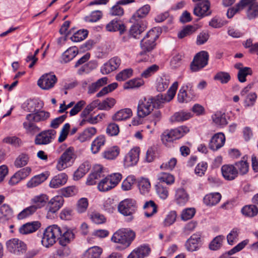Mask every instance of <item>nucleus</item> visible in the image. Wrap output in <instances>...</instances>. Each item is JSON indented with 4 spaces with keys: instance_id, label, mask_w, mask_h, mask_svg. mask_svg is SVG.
Here are the masks:
<instances>
[{
    "instance_id": "f257e3e1",
    "label": "nucleus",
    "mask_w": 258,
    "mask_h": 258,
    "mask_svg": "<svg viewBox=\"0 0 258 258\" xmlns=\"http://www.w3.org/2000/svg\"><path fill=\"white\" fill-rule=\"evenodd\" d=\"M74 238L75 233L72 229L54 224L45 229L41 243L44 246L48 248L53 245L57 240L61 247L57 249L56 254L59 256H65L70 253V248L67 245Z\"/></svg>"
},
{
    "instance_id": "f03ea898",
    "label": "nucleus",
    "mask_w": 258,
    "mask_h": 258,
    "mask_svg": "<svg viewBox=\"0 0 258 258\" xmlns=\"http://www.w3.org/2000/svg\"><path fill=\"white\" fill-rule=\"evenodd\" d=\"M136 237L135 232L129 228H121L114 233L111 240L120 244L122 249L128 247Z\"/></svg>"
},
{
    "instance_id": "7ed1b4c3",
    "label": "nucleus",
    "mask_w": 258,
    "mask_h": 258,
    "mask_svg": "<svg viewBox=\"0 0 258 258\" xmlns=\"http://www.w3.org/2000/svg\"><path fill=\"white\" fill-rule=\"evenodd\" d=\"M189 131L186 126H180L177 128L165 131L161 136L162 143L166 146H169L174 141L184 136Z\"/></svg>"
},
{
    "instance_id": "20e7f679",
    "label": "nucleus",
    "mask_w": 258,
    "mask_h": 258,
    "mask_svg": "<svg viewBox=\"0 0 258 258\" xmlns=\"http://www.w3.org/2000/svg\"><path fill=\"white\" fill-rule=\"evenodd\" d=\"M76 157L74 148L72 147L68 148L58 159L56 168L58 171H62L71 166L74 162Z\"/></svg>"
},
{
    "instance_id": "39448f33",
    "label": "nucleus",
    "mask_w": 258,
    "mask_h": 258,
    "mask_svg": "<svg viewBox=\"0 0 258 258\" xmlns=\"http://www.w3.org/2000/svg\"><path fill=\"white\" fill-rule=\"evenodd\" d=\"M178 85V82H175L169 88L165 95L159 94L154 97L150 98L152 104L155 105V108L160 107L163 103L168 102L172 100L175 95Z\"/></svg>"
},
{
    "instance_id": "423d86ee",
    "label": "nucleus",
    "mask_w": 258,
    "mask_h": 258,
    "mask_svg": "<svg viewBox=\"0 0 258 258\" xmlns=\"http://www.w3.org/2000/svg\"><path fill=\"white\" fill-rule=\"evenodd\" d=\"M157 38V32L155 30L152 29L148 31L140 43L143 52L146 53L152 51L155 48V41Z\"/></svg>"
},
{
    "instance_id": "0eeeda50",
    "label": "nucleus",
    "mask_w": 258,
    "mask_h": 258,
    "mask_svg": "<svg viewBox=\"0 0 258 258\" xmlns=\"http://www.w3.org/2000/svg\"><path fill=\"white\" fill-rule=\"evenodd\" d=\"M242 169V160L236 162L234 165H224L221 167L223 177L227 180H232L238 175V170Z\"/></svg>"
},
{
    "instance_id": "6e6552de",
    "label": "nucleus",
    "mask_w": 258,
    "mask_h": 258,
    "mask_svg": "<svg viewBox=\"0 0 258 258\" xmlns=\"http://www.w3.org/2000/svg\"><path fill=\"white\" fill-rule=\"evenodd\" d=\"M137 210L136 202L132 199H126L120 202L118 206V210L122 215L130 216L132 219V215Z\"/></svg>"
},
{
    "instance_id": "1a4fd4ad",
    "label": "nucleus",
    "mask_w": 258,
    "mask_h": 258,
    "mask_svg": "<svg viewBox=\"0 0 258 258\" xmlns=\"http://www.w3.org/2000/svg\"><path fill=\"white\" fill-rule=\"evenodd\" d=\"M7 248L11 253L15 255H20L27 250L26 244L22 241L13 238L8 240L6 243Z\"/></svg>"
},
{
    "instance_id": "9d476101",
    "label": "nucleus",
    "mask_w": 258,
    "mask_h": 258,
    "mask_svg": "<svg viewBox=\"0 0 258 258\" xmlns=\"http://www.w3.org/2000/svg\"><path fill=\"white\" fill-rule=\"evenodd\" d=\"M63 202L64 200L62 196H55L51 199L48 202L46 208L47 218L52 219L54 218V215L62 207Z\"/></svg>"
},
{
    "instance_id": "9b49d317",
    "label": "nucleus",
    "mask_w": 258,
    "mask_h": 258,
    "mask_svg": "<svg viewBox=\"0 0 258 258\" xmlns=\"http://www.w3.org/2000/svg\"><path fill=\"white\" fill-rule=\"evenodd\" d=\"M209 59L208 53L206 51H202L195 56L190 64V69L193 72H197L204 68L207 64Z\"/></svg>"
},
{
    "instance_id": "f8f14e48",
    "label": "nucleus",
    "mask_w": 258,
    "mask_h": 258,
    "mask_svg": "<svg viewBox=\"0 0 258 258\" xmlns=\"http://www.w3.org/2000/svg\"><path fill=\"white\" fill-rule=\"evenodd\" d=\"M155 108V105L149 98H144L139 101L137 114L140 117H144L151 113Z\"/></svg>"
},
{
    "instance_id": "ddd939ff",
    "label": "nucleus",
    "mask_w": 258,
    "mask_h": 258,
    "mask_svg": "<svg viewBox=\"0 0 258 258\" xmlns=\"http://www.w3.org/2000/svg\"><path fill=\"white\" fill-rule=\"evenodd\" d=\"M56 131L53 130L44 131L38 134L35 139L36 145H47L50 143L54 139Z\"/></svg>"
},
{
    "instance_id": "4468645a",
    "label": "nucleus",
    "mask_w": 258,
    "mask_h": 258,
    "mask_svg": "<svg viewBox=\"0 0 258 258\" xmlns=\"http://www.w3.org/2000/svg\"><path fill=\"white\" fill-rule=\"evenodd\" d=\"M57 81L56 76L51 73L42 75L38 80V85L43 90H49L53 87Z\"/></svg>"
},
{
    "instance_id": "2eb2a0df",
    "label": "nucleus",
    "mask_w": 258,
    "mask_h": 258,
    "mask_svg": "<svg viewBox=\"0 0 258 258\" xmlns=\"http://www.w3.org/2000/svg\"><path fill=\"white\" fill-rule=\"evenodd\" d=\"M195 96L190 85L188 84L180 89L177 94V100L179 103H187L191 100Z\"/></svg>"
},
{
    "instance_id": "dca6fc26",
    "label": "nucleus",
    "mask_w": 258,
    "mask_h": 258,
    "mask_svg": "<svg viewBox=\"0 0 258 258\" xmlns=\"http://www.w3.org/2000/svg\"><path fill=\"white\" fill-rule=\"evenodd\" d=\"M194 2H200L195 7L194 10V14L198 17H203L211 14L208 12L210 9V3L209 0H192Z\"/></svg>"
},
{
    "instance_id": "f3484780",
    "label": "nucleus",
    "mask_w": 258,
    "mask_h": 258,
    "mask_svg": "<svg viewBox=\"0 0 258 258\" xmlns=\"http://www.w3.org/2000/svg\"><path fill=\"white\" fill-rule=\"evenodd\" d=\"M139 148L132 149L124 157V164L126 167H130L136 165L139 158Z\"/></svg>"
},
{
    "instance_id": "a211bd4d",
    "label": "nucleus",
    "mask_w": 258,
    "mask_h": 258,
    "mask_svg": "<svg viewBox=\"0 0 258 258\" xmlns=\"http://www.w3.org/2000/svg\"><path fill=\"white\" fill-rule=\"evenodd\" d=\"M201 234L198 232L192 235L185 243V246L188 251H195L199 249L201 241Z\"/></svg>"
},
{
    "instance_id": "6ab92c4d",
    "label": "nucleus",
    "mask_w": 258,
    "mask_h": 258,
    "mask_svg": "<svg viewBox=\"0 0 258 258\" xmlns=\"http://www.w3.org/2000/svg\"><path fill=\"white\" fill-rule=\"evenodd\" d=\"M120 64V59L117 57H114L109 59L101 68L103 74H108L116 70Z\"/></svg>"
},
{
    "instance_id": "aec40b11",
    "label": "nucleus",
    "mask_w": 258,
    "mask_h": 258,
    "mask_svg": "<svg viewBox=\"0 0 258 258\" xmlns=\"http://www.w3.org/2000/svg\"><path fill=\"white\" fill-rule=\"evenodd\" d=\"M225 142V137L222 133L216 134L211 139L209 147L213 151H216L223 147Z\"/></svg>"
},
{
    "instance_id": "412c9836",
    "label": "nucleus",
    "mask_w": 258,
    "mask_h": 258,
    "mask_svg": "<svg viewBox=\"0 0 258 258\" xmlns=\"http://www.w3.org/2000/svg\"><path fill=\"white\" fill-rule=\"evenodd\" d=\"M133 23L130 30V34L135 38H138L139 36L147 28V23L144 21H138Z\"/></svg>"
},
{
    "instance_id": "4be33fe9",
    "label": "nucleus",
    "mask_w": 258,
    "mask_h": 258,
    "mask_svg": "<svg viewBox=\"0 0 258 258\" xmlns=\"http://www.w3.org/2000/svg\"><path fill=\"white\" fill-rule=\"evenodd\" d=\"M68 180V175L64 173H59L54 176L49 183L51 188H57L64 185Z\"/></svg>"
},
{
    "instance_id": "5701e85b",
    "label": "nucleus",
    "mask_w": 258,
    "mask_h": 258,
    "mask_svg": "<svg viewBox=\"0 0 258 258\" xmlns=\"http://www.w3.org/2000/svg\"><path fill=\"white\" fill-rule=\"evenodd\" d=\"M189 199V195L183 188L180 187L176 190L175 201L177 205H184L188 201Z\"/></svg>"
},
{
    "instance_id": "b1692460",
    "label": "nucleus",
    "mask_w": 258,
    "mask_h": 258,
    "mask_svg": "<svg viewBox=\"0 0 258 258\" xmlns=\"http://www.w3.org/2000/svg\"><path fill=\"white\" fill-rule=\"evenodd\" d=\"M48 200V196L45 194H40L34 196L31 199V203L35 209H41L44 207Z\"/></svg>"
},
{
    "instance_id": "393cba45",
    "label": "nucleus",
    "mask_w": 258,
    "mask_h": 258,
    "mask_svg": "<svg viewBox=\"0 0 258 258\" xmlns=\"http://www.w3.org/2000/svg\"><path fill=\"white\" fill-rule=\"evenodd\" d=\"M97 134V129L94 127L85 128L79 134L78 140L81 143L90 140Z\"/></svg>"
},
{
    "instance_id": "a878e982",
    "label": "nucleus",
    "mask_w": 258,
    "mask_h": 258,
    "mask_svg": "<svg viewBox=\"0 0 258 258\" xmlns=\"http://www.w3.org/2000/svg\"><path fill=\"white\" fill-rule=\"evenodd\" d=\"M50 116L48 112L43 110L37 111L35 113H30L26 115V119L28 121L39 122L47 119Z\"/></svg>"
},
{
    "instance_id": "bb28decb",
    "label": "nucleus",
    "mask_w": 258,
    "mask_h": 258,
    "mask_svg": "<svg viewBox=\"0 0 258 258\" xmlns=\"http://www.w3.org/2000/svg\"><path fill=\"white\" fill-rule=\"evenodd\" d=\"M133 115L132 111L130 108H124L117 111L112 116L114 121H121L130 118Z\"/></svg>"
},
{
    "instance_id": "cd10ccee",
    "label": "nucleus",
    "mask_w": 258,
    "mask_h": 258,
    "mask_svg": "<svg viewBox=\"0 0 258 258\" xmlns=\"http://www.w3.org/2000/svg\"><path fill=\"white\" fill-rule=\"evenodd\" d=\"M40 226L38 221L27 223L20 227L19 232L22 234H27L36 231Z\"/></svg>"
},
{
    "instance_id": "c85d7f7f",
    "label": "nucleus",
    "mask_w": 258,
    "mask_h": 258,
    "mask_svg": "<svg viewBox=\"0 0 258 258\" xmlns=\"http://www.w3.org/2000/svg\"><path fill=\"white\" fill-rule=\"evenodd\" d=\"M150 11V6L149 5H144L143 7L139 9L132 16L131 18V22L135 23L137 21H141L140 20L145 17L149 11Z\"/></svg>"
},
{
    "instance_id": "c756f323",
    "label": "nucleus",
    "mask_w": 258,
    "mask_h": 258,
    "mask_svg": "<svg viewBox=\"0 0 258 258\" xmlns=\"http://www.w3.org/2000/svg\"><path fill=\"white\" fill-rule=\"evenodd\" d=\"M105 142L106 139L104 136L100 135L96 137L91 143L90 148L91 152L93 154L98 153Z\"/></svg>"
},
{
    "instance_id": "7c9ffc66",
    "label": "nucleus",
    "mask_w": 258,
    "mask_h": 258,
    "mask_svg": "<svg viewBox=\"0 0 258 258\" xmlns=\"http://www.w3.org/2000/svg\"><path fill=\"white\" fill-rule=\"evenodd\" d=\"M47 177L48 176L45 173H41L35 175L28 181L26 186L28 188L35 187L46 180Z\"/></svg>"
},
{
    "instance_id": "2f4dec72",
    "label": "nucleus",
    "mask_w": 258,
    "mask_h": 258,
    "mask_svg": "<svg viewBox=\"0 0 258 258\" xmlns=\"http://www.w3.org/2000/svg\"><path fill=\"white\" fill-rule=\"evenodd\" d=\"M13 216V210L7 204H3L0 207V222H4Z\"/></svg>"
},
{
    "instance_id": "473e14b6",
    "label": "nucleus",
    "mask_w": 258,
    "mask_h": 258,
    "mask_svg": "<svg viewBox=\"0 0 258 258\" xmlns=\"http://www.w3.org/2000/svg\"><path fill=\"white\" fill-rule=\"evenodd\" d=\"M212 118L213 121L217 126L223 127L228 124L225 113L221 111L216 112L212 116Z\"/></svg>"
},
{
    "instance_id": "72a5a7b5",
    "label": "nucleus",
    "mask_w": 258,
    "mask_h": 258,
    "mask_svg": "<svg viewBox=\"0 0 258 258\" xmlns=\"http://www.w3.org/2000/svg\"><path fill=\"white\" fill-rule=\"evenodd\" d=\"M106 29L109 32L119 31L120 34H122L125 30V26L117 20L114 19L106 25Z\"/></svg>"
},
{
    "instance_id": "f704fd0d",
    "label": "nucleus",
    "mask_w": 258,
    "mask_h": 258,
    "mask_svg": "<svg viewBox=\"0 0 258 258\" xmlns=\"http://www.w3.org/2000/svg\"><path fill=\"white\" fill-rule=\"evenodd\" d=\"M91 168V165L89 162H86L82 163L75 172L74 174V179L78 180L81 178L87 173Z\"/></svg>"
},
{
    "instance_id": "c9c22d12",
    "label": "nucleus",
    "mask_w": 258,
    "mask_h": 258,
    "mask_svg": "<svg viewBox=\"0 0 258 258\" xmlns=\"http://www.w3.org/2000/svg\"><path fill=\"white\" fill-rule=\"evenodd\" d=\"M221 198V196L219 193H211L205 196L204 202L207 206H214L219 202Z\"/></svg>"
},
{
    "instance_id": "e433bc0d",
    "label": "nucleus",
    "mask_w": 258,
    "mask_h": 258,
    "mask_svg": "<svg viewBox=\"0 0 258 258\" xmlns=\"http://www.w3.org/2000/svg\"><path fill=\"white\" fill-rule=\"evenodd\" d=\"M257 95L254 92H250L247 94L243 95V104L245 108L251 107L254 104Z\"/></svg>"
},
{
    "instance_id": "4c0bfd02",
    "label": "nucleus",
    "mask_w": 258,
    "mask_h": 258,
    "mask_svg": "<svg viewBox=\"0 0 258 258\" xmlns=\"http://www.w3.org/2000/svg\"><path fill=\"white\" fill-rule=\"evenodd\" d=\"M244 10L246 17L248 20L254 19L258 17V2L247 7Z\"/></svg>"
},
{
    "instance_id": "58836bf2",
    "label": "nucleus",
    "mask_w": 258,
    "mask_h": 258,
    "mask_svg": "<svg viewBox=\"0 0 258 258\" xmlns=\"http://www.w3.org/2000/svg\"><path fill=\"white\" fill-rule=\"evenodd\" d=\"M120 150L118 147L114 146L104 151L102 154V157L107 160L115 159L119 155Z\"/></svg>"
},
{
    "instance_id": "ea45409f",
    "label": "nucleus",
    "mask_w": 258,
    "mask_h": 258,
    "mask_svg": "<svg viewBox=\"0 0 258 258\" xmlns=\"http://www.w3.org/2000/svg\"><path fill=\"white\" fill-rule=\"evenodd\" d=\"M170 83V79L168 76H162L158 78L156 82V88L158 92L164 91Z\"/></svg>"
},
{
    "instance_id": "a19ab883",
    "label": "nucleus",
    "mask_w": 258,
    "mask_h": 258,
    "mask_svg": "<svg viewBox=\"0 0 258 258\" xmlns=\"http://www.w3.org/2000/svg\"><path fill=\"white\" fill-rule=\"evenodd\" d=\"M144 209L145 210V215L148 218L152 216L157 211V206L153 201L147 202L144 206Z\"/></svg>"
},
{
    "instance_id": "79ce46f5",
    "label": "nucleus",
    "mask_w": 258,
    "mask_h": 258,
    "mask_svg": "<svg viewBox=\"0 0 258 258\" xmlns=\"http://www.w3.org/2000/svg\"><path fill=\"white\" fill-rule=\"evenodd\" d=\"M192 115L190 112H186L183 111L176 112L170 118L172 122L183 121L189 119Z\"/></svg>"
},
{
    "instance_id": "37998d69",
    "label": "nucleus",
    "mask_w": 258,
    "mask_h": 258,
    "mask_svg": "<svg viewBox=\"0 0 258 258\" xmlns=\"http://www.w3.org/2000/svg\"><path fill=\"white\" fill-rule=\"evenodd\" d=\"M143 80L140 78L133 79L125 82L123 85L124 89H130L139 88L144 84Z\"/></svg>"
},
{
    "instance_id": "c03bdc74",
    "label": "nucleus",
    "mask_w": 258,
    "mask_h": 258,
    "mask_svg": "<svg viewBox=\"0 0 258 258\" xmlns=\"http://www.w3.org/2000/svg\"><path fill=\"white\" fill-rule=\"evenodd\" d=\"M138 186L142 194H145L149 192L151 188V184L149 180L145 178H142L139 180Z\"/></svg>"
},
{
    "instance_id": "a18cd8bd",
    "label": "nucleus",
    "mask_w": 258,
    "mask_h": 258,
    "mask_svg": "<svg viewBox=\"0 0 258 258\" xmlns=\"http://www.w3.org/2000/svg\"><path fill=\"white\" fill-rule=\"evenodd\" d=\"M102 249L98 246H93L89 248L85 253V258H100Z\"/></svg>"
},
{
    "instance_id": "49530a36",
    "label": "nucleus",
    "mask_w": 258,
    "mask_h": 258,
    "mask_svg": "<svg viewBox=\"0 0 258 258\" xmlns=\"http://www.w3.org/2000/svg\"><path fill=\"white\" fill-rule=\"evenodd\" d=\"M29 155L26 153L20 154L15 161V166L17 168H21L26 165L29 161Z\"/></svg>"
},
{
    "instance_id": "de8ad7c7",
    "label": "nucleus",
    "mask_w": 258,
    "mask_h": 258,
    "mask_svg": "<svg viewBox=\"0 0 258 258\" xmlns=\"http://www.w3.org/2000/svg\"><path fill=\"white\" fill-rule=\"evenodd\" d=\"M115 100L113 98H108L101 102L99 101L98 109L109 110L115 104Z\"/></svg>"
},
{
    "instance_id": "09e8293b",
    "label": "nucleus",
    "mask_w": 258,
    "mask_h": 258,
    "mask_svg": "<svg viewBox=\"0 0 258 258\" xmlns=\"http://www.w3.org/2000/svg\"><path fill=\"white\" fill-rule=\"evenodd\" d=\"M77 53L78 50L76 47H70L62 54V59L64 62H67L73 59Z\"/></svg>"
},
{
    "instance_id": "8fccbe9b",
    "label": "nucleus",
    "mask_w": 258,
    "mask_h": 258,
    "mask_svg": "<svg viewBox=\"0 0 258 258\" xmlns=\"http://www.w3.org/2000/svg\"><path fill=\"white\" fill-rule=\"evenodd\" d=\"M158 180L160 182H165L167 184H171L174 182V176L167 172H161L157 176Z\"/></svg>"
},
{
    "instance_id": "3c124183",
    "label": "nucleus",
    "mask_w": 258,
    "mask_h": 258,
    "mask_svg": "<svg viewBox=\"0 0 258 258\" xmlns=\"http://www.w3.org/2000/svg\"><path fill=\"white\" fill-rule=\"evenodd\" d=\"M177 217L176 212L174 211L169 212L166 216L163 222V225L165 227L172 225L176 221Z\"/></svg>"
},
{
    "instance_id": "603ef678",
    "label": "nucleus",
    "mask_w": 258,
    "mask_h": 258,
    "mask_svg": "<svg viewBox=\"0 0 258 258\" xmlns=\"http://www.w3.org/2000/svg\"><path fill=\"white\" fill-rule=\"evenodd\" d=\"M78 191L77 187L75 186H69L60 189V194L65 197H70L76 195Z\"/></svg>"
},
{
    "instance_id": "864d4df0",
    "label": "nucleus",
    "mask_w": 258,
    "mask_h": 258,
    "mask_svg": "<svg viewBox=\"0 0 258 258\" xmlns=\"http://www.w3.org/2000/svg\"><path fill=\"white\" fill-rule=\"evenodd\" d=\"M224 238V236L222 235H219L215 237L210 243L209 248L212 250H217L219 249L222 245Z\"/></svg>"
},
{
    "instance_id": "5fc2aeb1",
    "label": "nucleus",
    "mask_w": 258,
    "mask_h": 258,
    "mask_svg": "<svg viewBox=\"0 0 258 258\" xmlns=\"http://www.w3.org/2000/svg\"><path fill=\"white\" fill-rule=\"evenodd\" d=\"M156 192L160 199L165 200L169 195L168 187L159 183L156 186Z\"/></svg>"
},
{
    "instance_id": "6e6d98bb",
    "label": "nucleus",
    "mask_w": 258,
    "mask_h": 258,
    "mask_svg": "<svg viewBox=\"0 0 258 258\" xmlns=\"http://www.w3.org/2000/svg\"><path fill=\"white\" fill-rule=\"evenodd\" d=\"M103 16L102 11L96 10L92 12L89 16H86L85 21L89 22H96L99 21Z\"/></svg>"
},
{
    "instance_id": "4d7b16f0",
    "label": "nucleus",
    "mask_w": 258,
    "mask_h": 258,
    "mask_svg": "<svg viewBox=\"0 0 258 258\" xmlns=\"http://www.w3.org/2000/svg\"><path fill=\"white\" fill-rule=\"evenodd\" d=\"M242 10V0H240L234 7L229 8L226 15L229 19L232 18L235 14L239 13Z\"/></svg>"
},
{
    "instance_id": "13d9d810",
    "label": "nucleus",
    "mask_w": 258,
    "mask_h": 258,
    "mask_svg": "<svg viewBox=\"0 0 258 258\" xmlns=\"http://www.w3.org/2000/svg\"><path fill=\"white\" fill-rule=\"evenodd\" d=\"M88 36V31L86 30H80L75 33L71 37L74 42H80L85 39Z\"/></svg>"
},
{
    "instance_id": "bf43d9fd",
    "label": "nucleus",
    "mask_w": 258,
    "mask_h": 258,
    "mask_svg": "<svg viewBox=\"0 0 258 258\" xmlns=\"http://www.w3.org/2000/svg\"><path fill=\"white\" fill-rule=\"evenodd\" d=\"M257 213L258 209L255 205L245 206L243 207V214L247 217H253Z\"/></svg>"
},
{
    "instance_id": "052dcab7",
    "label": "nucleus",
    "mask_w": 258,
    "mask_h": 258,
    "mask_svg": "<svg viewBox=\"0 0 258 258\" xmlns=\"http://www.w3.org/2000/svg\"><path fill=\"white\" fill-rule=\"evenodd\" d=\"M37 210L35 208L31 205L25 209H24L22 211H21L18 215V218L19 219H23L29 216L33 215L34 213L36 212Z\"/></svg>"
},
{
    "instance_id": "680f3d73",
    "label": "nucleus",
    "mask_w": 258,
    "mask_h": 258,
    "mask_svg": "<svg viewBox=\"0 0 258 258\" xmlns=\"http://www.w3.org/2000/svg\"><path fill=\"white\" fill-rule=\"evenodd\" d=\"M110 181L107 177L102 179L98 185V188L101 191H106L113 188Z\"/></svg>"
},
{
    "instance_id": "e2e57ef3",
    "label": "nucleus",
    "mask_w": 258,
    "mask_h": 258,
    "mask_svg": "<svg viewBox=\"0 0 258 258\" xmlns=\"http://www.w3.org/2000/svg\"><path fill=\"white\" fill-rule=\"evenodd\" d=\"M240 231L236 228H234L227 236V240L229 244L233 245L238 240V234Z\"/></svg>"
},
{
    "instance_id": "0e129e2a",
    "label": "nucleus",
    "mask_w": 258,
    "mask_h": 258,
    "mask_svg": "<svg viewBox=\"0 0 258 258\" xmlns=\"http://www.w3.org/2000/svg\"><path fill=\"white\" fill-rule=\"evenodd\" d=\"M230 79L229 74L225 72H219L214 77V80L219 81L222 84L227 83Z\"/></svg>"
},
{
    "instance_id": "69168bd1",
    "label": "nucleus",
    "mask_w": 258,
    "mask_h": 258,
    "mask_svg": "<svg viewBox=\"0 0 258 258\" xmlns=\"http://www.w3.org/2000/svg\"><path fill=\"white\" fill-rule=\"evenodd\" d=\"M3 142L11 144L15 147H19L22 145L21 139L15 136L6 137L3 139Z\"/></svg>"
},
{
    "instance_id": "338daca9",
    "label": "nucleus",
    "mask_w": 258,
    "mask_h": 258,
    "mask_svg": "<svg viewBox=\"0 0 258 258\" xmlns=\"http://www.w3.org/2000/svg\"><path fill=\"white\" fill-rule=\"evenodd\" d=\"M135 180L136 179L135 176H128L123 181L121 185L122 189L125 191L131 189Z\"/></svg>"
},
{
    "instance_id": "774afa93",
    "label": "nucleus",
    "mask_w": 258,
    "mask_h": 258,
    "mask_svg": "<svg viewBox=\"0 0 258 258\" xmlns=\"http://www.w3.org/2000/svg\"><path fill=\"white\" fill-rule=\"evenodd\" d=\"M208 167V164L206 162L202 161L200 162L196 167L195 169V174L199 176H203Z\"/></svg>"
}]
</instances>
